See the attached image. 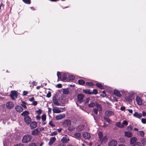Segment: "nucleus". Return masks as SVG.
I'll list each match as a JSON object with an SVG mask.
<instances>
[{
	"mask_svg": "<svg viewBox=\"0 0 146 146\" xmlns=\"http://www.w3.org/2000/svg\"><path fill=\"white\" fill-rule=\"evenodd\" d=\"M32 136L30 135H24L22 139V142L24 143H27L30 141L32 139Z\"/></svg>",
	"mask_w": 146,
	"mask_h": 146,
	"instance_id": "f257e3e1",
	"label": "nucleus"
},
{
	"mask_svg": "<svg viewBox=\"0 0 146 146\" xmlns=\"http://www.w3.org/2000/svg\"><path fill=\"white\" fill-rule=\"evenodd\" d=\"M127 94V93L125 92L124 90H121L120 92H119V97H125L126 101L131 102V99L130 97L126 96Z\"/></svg>",
	"mask_w": 146,
	"mask_h": 146,
	"instance_id": "f03ea898",
	"label": "nucleus"
},
{
	"mask_svg": "<svg viewBox=\"0 0 146 146\" xmlns=\"http://www.w3.org/2000/svg\"><path fill=\"white\" fill-rule=\"evenodd\" d=\"M57 75L58 79L62 81H64L65 80L67 77V74L66 73H63L62 74H61L59 72H57Z\"/></svg>",
	"mask_w": 146,
	"mask_h": 146,
	"instance_id": "7ed1b4c3",
	"label": "nucleus"
},
{
	"mask_svg": "<svg viewBox=\"0 0 146 146\" xmlns=\"http://www.w3.org/2000/svg\"><path fill=\"white\" fill-rule=\"evenodd\" d=\"M63 126L66 127H68V130L70 129V127L71 125L70 121L68 119L65 120L63 122Z\"/></svg>",
	"mask_w": 146,
	"mask_h": 146,
	"instance_id": "20e7f679",
	"label": "nucleus"
},
{
	"mask_svg": "<svg viewBox=\"0 0 146 146\" xmlns=\"http://www.w3.org/2000/svg\"><path fill=\"white\" fill-rule=\"evenodd\" d=\"M10 96L11 99L13 100H15L17 98L18 96L17 91L15 90L11 91Z\"/></svg>",
	"mask_w": 146,
	"mask_h": 146,
	"instance_id": "39448f33",
	"label": "nucleus"
},
{
	"mask_svg": "<svg viewBox=\"0 0 146 146\" xmlns=\"http://www.w3.org/2000/svg\"><path fill=\"white\" fill-rule=\"evenodd\" d=\"M40 132L39 131V129L37 128L33 130L32 131L31 134L33 135L37 136L39 134Z\"/></svg>",
	"mask_w": 146,
	"mask_h": 146,
	"instance_id": "423d86ee",
	"label": "nucleus"
},
{
	"mask_svg": "<svg viewBox=\"0 0 146 146\" xmlns=\"http://www.w3.org/2000/svg\"><path fill=\"white\" fill-rule=\"evenodd\" d=\"M84 97V96L82 94H79L78 95L77 98L80 104H81L83 102Z\"/></svg>",
	"mask_w": 146,
	"mask_h": 146,
	"instance_id": "0eeeda50",
	"label": "nucleus"
},
{
	"mask_svg": "<svg viewBox=\"0 0 146 146\" xmlns=\"http://www.w3.org/2000/svg\"><path fill=\"white\" fill-rule=\"evenodd\" d=\"M24 121L26 123L29 124L31 122V119L29 116H27L24 118Z\"/></svg>",
	"mask_w": 146,
	"mask_h": 146,
	"instance_id": "6e6552de",
	"label": "nucleus"
},
{
	"mask_svg": "<svg viewBox=\"0 0 146 146\" xmlns=\"http://www.w3.org/2000/svg\"><path fill=\"white\" fill-rule=\"evenodd\" d=\"M16 110L19 113L22 112L23 110V108L20 106L17 105L15 107Z\"/></svg>",
	"mask_w": 146,
	"mask_h": 146,
	"instance_id": "1a4fd4ad",
	"label": "nucleus"
},
{
	"mask_svg": "<svg viewBox=\"0 0 146 146\" xmlns=\"http://www.w3.org/2000/svg\"><path fill=\"white\" fill-rule=\"evenodd\" d=\"M13 107V104L12 102H9L7 103L6 104L7 108L9 109H10Z\"/></svg>",
	"mask_w": 146,
	"mask_h": 146,
	"instance_id": "9d476101",
	"label": "nucleus"
},
{
	"mask_svg": "<svg viewBox=\"0 0 146 146\" xmlns=\"http://www.w3.org/2000/svg\"><path fill=\"white\" fill-rule=\"evenodd\" d=\"M124 135L128 138H130L132 136L133 133L130 131H126L124 132Z\"/></svg>",
	"mask_w": 146,
	"mask_h": 146,
	"instance_id": "9b49d317",
	"label": "nucleus"
},
{
	"mask_svg": "<svg viewBox=\"0 0 146 146\" xmlns=\"http://www.w3.org/2000/svg\"><path fill=\"white\" fill-rule=\"evenodd\" d=\"M128 124V123L126 120H123L121 124L119 122V127L123 128Z\"/></svg>",
	"mask_w": 146,
	"mask_h": 146,
	"instance_id": "f8f14e48",
	"label": "nucleus"
},
{
	"mask_svg": "<svg viewBox=\"0 0 146 146\" xmlns=\"http://www.w3.org/2000/svg\"><path fill=\"white\" fill-rule=\"evenodd\" d=\"M106 116L107 117H109L114 114V113L112 111L110 110H106L105 112Z\"/></svg>",
	"mask_w": 146,
	"mask_h": 146,
	"instance_id": "ddd939ff",
	"label": "nucleus"
},
{
	"mask_svg": "<svg viewBox=\"0 0 146 146\" xmlns=\"http://www.w3.org/2000/svg\"><path fill=\"white\" fill-rule=\"evenodd\" d=\"M52 100L53 101V102L54 105L57 106H61V104L58 102V100L54 96L53 97Z\"/></svg>",
	"mask_w": 146,
	"mask_h": 146,
	"instance_id": "4468645a",
	"label": "nucleus"
},
{
	"mask_svg": "<svg viewBox=\"0 0 146 146\" xmlns=\"http://www.w3.org/2000/svg\"><path fill=\"white\" fill-rule=\"evenodd\" d=\"M117 141L115 140H112L108 144V146H115L117 144Z\"/></svg>",
	"mask_w": 146,
	"mask_h": 146,
	"instance_id": "2eb2a0df",
	"label": "nucleus"
},
{
	"mask_svg": "<svg viewBox=\"0 0 146 146\" xmlns=\"http://www.w3.org/2000/svg\"><path fill=\"white\" fill-rule=\"evenodd\" d=\"M65 116L64 114H59L56 116V119L57 120H60L64 118L65 117Z\"/></svg>",
	"mask_w": 146,
	"mask_h": 146,
	"instance_id": "dca6fc26",
	"label": "nucleus"
},
{
	"mask_svg": "<svg viewBox=\"0 0 146 146\" xmlns=\"http://www.w3.org/2000/svg\"><path fill=\"white\" fill-rule=\"evenodd\" d=\"M52 110L53 112L55 113H59L61 112V110L59 109V108L57 107H53L52 108Z\"/></svg>",
	"mask_w": 146,
	"mask_h": 146,
	"instance_id": "f3484780",
	"label": "nucleus"
},
{
	"mask_svg": "<svg viewBox=\"0 0 146 146\" xmlns=\"http://www.w3.org/2000/svg\"><path fill=\"white\" fill-rule=\"evenodd\" d=\"M56 140V138L55 137H52L50 139L48 143V145H51L55 142Z\"/></svg>",
	"mask_w": 146,
	"mask_h": 146,
	"instance_id": "a211bd4d",
	"label": "nucleus"
},
{
	"mask_svg": "<svg viewBox=\"0 0 146 146\" xmlns=\"http://www.w3.org/2000/svg\"><path fill=\"white\" fill-rule=\"evenodd\" d=\"M37 123L35 121H33L30 123V126L32 129H34L36 128L37 126Z\"/></svg>",
	"mask_w": 146,
	"mask_h": 146,
	"instance_id": "6ab92c4d",
	"label": "nucleus"
},
{
	"mask_svg": "<svg viewBox=\"0 0 146 146\" xmlns=\"http://www.w3.org/2000/svg\"><path fill=\"white\" fill-rule=\"evenodd\" d=\"M136 101L137 104L141 105L142 104V101L141 98L138 96H137L136 98Z\"/></svg>",
	"mask_w": 146,
	"mask_h": 146,
	"instance_id": "aec40b11",
	"label": "nucleus"
},
{
	"mask_svg": "<svg viewBox=\"0 0 146 146\" xmlns=\"http://www.w3.org/2000/svg\"><path fill=\"white\" fill-rule=\"evenodd\" d=\"M137 140V139L135 137H133L130 139V144L132 145Z\"/></svg>",
	"mask_w": 146,
	"mask_h": 146,
	"instance_id": "412c9836",
	"label": "nucleus"
},
{
	"mask_svg": "<svg viewBox=\"0 0 146 146\" xmlns=\"http://www.w3.org/2000/svg\"><path fill=\"white\" fill-rule=\"evenodd\" d=\"M108 138L106 136H104L103 137L101 140H100L101 142V143L102 144H104L107 141Z\"/></svg>",
	"mask_w": 146,
	"mask_h": 146,
	"instance_id": "4be33fe9",
	"label": "nucleus"
},
{
	"mask_svg": "<svg viewBox=\"0 0 146 146\" xmlns=\"http://www.w3.org/2000/svg\"><path fill=\"white\" fill-rule=\"evenodd\" d=\"M70 141L69 138L67 137H64L62 139V141L63 143H67Z\"/></svg>",
	"mask_w": 146,
	"mask_h": 146,
	"instance_id": "5701e85b",
	"label": "nucleus"
},
{
	"mask_svg": "<svg viewBox=\"0 0 146 146\" xmlns=\"http://www.w3.org/2000/svg\"><path fill=\"white\" fill-rule=\"evenodd\" d=\"M83 137L86 139H89L91 137L90 134L88 133L83 134Z\"/></svg>",
	"mask_w": 146,
	"mask_h": 146,
	"instance_id": "b1692460",
	"label": "nucleus"
},
{
	"mask_svg": "<svg viewBox=\"0 0 146 146\" xmlns=\"http://www.w3.org/2000/svg\"><path fill=\"white\" fill-rule=\"evenodd\" d=\"M85 126L83 125L78 126L77 128V130L78 131H81L84 129Z\"/></svg>",
	"mask_w": 146,
	"mask_h": 146,
	"instance_id": "393cba45",
	"label": "nucleus"
},
{
	"mask_svg": "<svg viewBox=\"0 0 146 146\" xmlns=\"http://www.w3.org/2000/svg\"><path fill=\"white\" fill-rule=\"evenodd\" d=\"M133 115L134 117L138 118H141L142 116V114L141 113H138L137 112H135Z\"/></svg>",
	"mask_w": 146,
	"mask_h": 146,
	"instance_id": "a878e982",
	"label": "nucleus"
},
{
	"mask_svg": "<svg viewBox=\"0 0 146 146\" xmlns=\"http://www.w3.org/2000/svg\"><path fill=\"white\" fill-rule=\"evenodd\" d=\"M95 106L99 111H101L102 110V108L100 104L98 103H96L95 104Z\"/></svg>",
	"mask_w": 146,
	"mask_h": 146,
	"instance_id": "bb28decb",
	"label": "nucleus"
},
{
	"mask_svg": "<svg viewBox=\"0 0 146 146\" xmlns=\"http://www.w3.org/2000/svg\"><path fill=\"white\" fill-rule=\"evenodd\" d=\"M29 114V112L27 111H24L21 114V115L22 116H24V117H27V116H29L28 115Z\"/></svg>",
	"mask_w": 146,
	"mask_h": 146,
	"instance_id": "cd10ccee",
	"label": "nucleus"
},
{
	"mask_svg": "<svg viewBox=\"0 0 146 146\" xmlns=\"http://www.w3.org/2000/svg\"><path fill=\"white\" fill-rule=\"evenodd\" d=\"M137 134L138 136L143 137L144 136L145 133L143 131H138L137 133Z\"/></svg>",
	"mask_w": 146,
	"mask_h": 146,
	"instance_id": "c85d7f7f",
	"label": "nucleus"
},
{
	"mask_svg": "<svg viewBox=\"0 0 146 146\" xmlns=\"http://www.w3.org/2000/svg\"><path fill=\"white\" fill-rule=\"evenodd\" d=\"M95 85L100 89H104V87L101 84L97 83Z\"/></svg>",
	"mask_w": 146,
	"mask_h": 146,
	"instance_id": "c756f323",
	"label": "nucleus"
},
{
	"mask_svg": "<svg viewBox=\"0 0 146 146\" xmlns=\"http://www.w3.org/2000/svg\"><path fill=\"white\" fill-rule=\"evenodd\" d=\"M83 92L84 93L89 94H91V91L89 89H84L83 90Z\"/></svg>",
	"mask_w": 146,
	"mask_h": 146,
	"instance_id": "7c9ffc66",
	"label": "nucleus"
},
{
	"mask_svg": "<svg viewBox=\"0 0 146 146\" xmlns=\"http://www.w3.org/2000/svg\"><path fill=\"white\" fill-rule=\"evenodd\" d=\"M86 86H91L94 85V84L92 82H87L86 83Z\"/></svg>",
	"mask_w": 146,
	"mask_h": 146,
	"instance_id": "2f4dec72",
	"label": "nucleus"
},
{
	"mask_svg": "<svg viewBox=\"0 0 146 146\" xmlns=\"http://www.w3.org/2000/svg\"><path fill=\"white\" fill-rule=\"evenodd\" d=\"M141 143L143 145H146V139L145 138H142L141 140Z\"/></svg>",
	"mask_w": 146,
	"mask_h": 146,
	"instance_id": "473e14b6",
	"label": "nucleus"
},
{
	"mask_svg": "<svg viewBox=\"0 0 146 146\" xmlns=\"http://www.w3.org/2000/svg\"><path fill=\"white\" fill-rule=\"evenodd\" d=\"M98 136L100 140H101L103 137V134L102 132L99 131L98 133Z\"/></svg>",
	"mask_w": 146,
	"mask_h": 146,
	"instance_id": "72a5a7b5",
	"label": "nucleus"
},
{
	"mask_svg": "<svg viewBox=\"0 0 146 146\" xmlns=\"http://www.w3.org/2000/svg\"><path fill=\"white\" fill-rule=\"evenodd\" d=\"M95 106V104L92 102H91L90 104H88V107L89 108H93Z\"/></svg>",
	"mask_w": 146,
	"mask_h": 146,
	"instance_id": "f704fd0d",
	"label": "nucleus"
},
{
	"mask_svg": "<svg viewBox=\"0 0 146 146\" xmlns=\"http://www.w3.org/2000/svg\"><path fill=\"white\" fill-rule=\"evenodd\" d=\"M79 84L80 85H82L85 83V82L82 80L80 79L78 81Z\"/></svg>",
	"mask_w": 146,
	"mask_h": 146,
	"instance_id": "c9c22d12",
	"label": "nucleus"
},
{
	"mask_svg": "<svg viewBox=\"0 0 146 146\" xmlns=\"http://www.w3.org/2000/svg\"><path fill=\"white\" fill-rule=\"evenodd\" d=\"M74 135L78 138L81 137V134L80 133L76 132L75 133Z\"/></svg>",
	"mask_w": 146,
	"mask_h": 146,
	"instance_id": "e433bc0d",
	"label": "nucleus"
},
{
	"mask_svg": "<svg viewBox=\"0 0 146 146\" xmlns=\"http://www.w3.org/2000/svg\"><path fill=\"white\" fill-rule=\"evenodd\" d=\"M119 127V122H117L116 123L115 125L113 127V128L114 130H116L118 129Z\"/></svg>",
	"mask_w": 146,
	"mask_h": 146,
	"instance_id": "4c0bfd02",
	"label": "nucleus"
},
{
	"mask_svg": "<svg viewBox=\"0 0 146 146\" xmlns=\"http://www.w3.org/2000/svg\"><path fill=\"white\" fill-rule=\"evenodd\" d=\"M98 94V91L96 89H94L93 90V92L91 91V94H95L96 95Z\"/></svg>",
	"mask_w": 146,
	"mask_h": 146,
	"instance_id": "58836bf2",
	"label": "nucleus"
},
{
	"mask_svg": "<svg viewBox=\"0 0 146 146\" xmlns=\"http://www.w3.org/2000/svg\"><path fill=\"white\" fill-rule=\"evenodd\" d=\"M106 116L104 117V119L108 123H111V120L110 119L108 118Z\"/></svg>",
	"mask_w": 146,
	"mask_h": 146,
	"instance_id": "ea45409f",
	"label": "nucleus"
},
{
	"mask_svg": "<svg viewBox=\"0 0 146 146\" xmlns=\"http://www.w3.org/2000/svg\"><path fill=\"white\" fill-rule=\"evenodd\" d=\"M69 79L70 80H73L75 79V77L73 75H69V76L68 77Z\"/></svg>",
	"mask_w": 146,
	"mask_h": 146,
	"instance_id": "a19ab883",
	"label": "nucleus"
},
{
	"mask_svg": "<svg viewBox=\"0 0 146 146\" xmlns=\"http://www.w3.org/2000/svg\"><path fill=\"white\" fill-rule=\"evenodd\" d=\"M25 3L30 4L31 3V0H22Z\"/></svg>",
	"mask_w": 146,
	"mask_h": 146,
	"instance_id": "79ce46f5",
	"label": "nucleus"
},
{
	"mask_svg": "<svg viewBox=\"0 0 146 146\" xmlns=\"http://www.w3.org/2000/svg\"><path fill=\"white\" fill-rule=\"evenodd\" d=\"M41 119L43 121H45L46 119V116L45 114H43L41 117Z\"/></svg>",
	"mask_w": 146,
	"mask_h": 146,
	"instance_id": "37998d69",
	"label": "nucleus"
},
{
	"mask_svg": "<svg viewBox=\"0 0 146 146\" xmlns=\"http://www.w3.org/2000/svg\"><path fill=\"white\" fill-rule=\"evenodd\" d=\"M99 110L97 108H94L93 109V112L96 115H97L98 113V111Z\"/></svg>",
	"mask_w": 146,
	"mask_h": 146,
	"instance_id": "c03bdc74",
	"label": "nucleus"
},
{
	"mask_svg": "<svg viewBox=\"0 0 146 146\" xmlns=\"http://www.w3.org/2000/svg\"><path fill=\"white\" fill-rule=\"evenodd\" d=\"M114 94L116 96L119 97V91L116 90H114L113 91Z\"/></svg>",
	"mask_w": 146,
	"mask_h": 146,
	"instance_id": "a18cd8bd",
	"label": "nucleus"
},
{
	"mask_svg": "<svg viewBox=\"0 0 146 146\" xmlns=\"http://www.w3.org/2000/svg\"><path fill=\"white\" fill-rule=\"evenodd\" d=\"M42 110L41 109H39V110H37L36 111V113L38 114V115L41 114L42 113Z\"/></svg>",
	"mask_w": 146,
	"mask_h": 146,
	"instance_id": "49530a36",
	"label": "nucleus"
},
{
	"mask_svg": "<svg viewBox=\"0 0 146 146\" xmlns=\"http://www.w3.org/2000/svg\"><path fill=\"white\" fill-rule=\"evenodd\" d=\"M132 146H141V144L140 142H137L135 143Z\"/></svg>",
	"mask_w": 146,
	"mask_h": 146,
	"instance_id": "de8ad7c7",
	"label": "nucleus"
},
{
	"mask_svg": "<svg viewBox=\"0 0 146 146\" xmlns=\"http://www.w3.org/2000/svg\"><path fill=\"white\" fill-rule=\"evenodd\" d=\"M57 134V133L56 131H54L52 133H51L50 135L51 136H53L54 135H56Z\"/></svg>",
	"mask_w": 146,
	"mask_h": 146,
	"instance_id": "09e8293b",
	"label": "nucleus"
},
{
	"mask_svg": "<svg viewBox=\"0 0 146 146\" xmlns=\"http://www.w3.org/2000/svg\"><path fill=\"white\" fill-rule=\"evenodd\" d=\"M132 129V126L131 125H129L127 127V130H129V131H130Z\"/></svg>",
	"mask_w": 146,
	"mask_h": 146,
	"instance_id": "8fccbe9b",
	"label": "nucleus"
},
{
	"mask_svg": "<svg viewBox=\"0 0 146 146\" xmlns=\"http://www.w3.org/2000/svg\"><path fill=\"white\" fill-rule=\"evenodd\" d=\"M141 121L142 123L145 124L146 123V119L145 118H142Z\"/></svg>",
	"mask_w": 146,
	"mask_h": 146,
	"instance_id": "3c124183",
	"label": "nucleus"
},
{
	"mask_svg": "<svg viewBox=\"0 0 146 146\" xmlns=\"http://www.w3.org/2000/svg\"><path fill=\"white\" fill-rule=\"evenodd\" d=\"M28 94V92L27 91H24L23 92V96H27Z\"/></svg>",
	"mask_w": 146,
	"mask_h": 146,
	"instance_id": "603ef678",
	"label": "nucleus"
},
{
	"mask_svg": "<svg viewBox=\"0 0 146 146\" xmlns=\"http://www.w3.org/2000/svg\"><path fill=\"white\" fill-rule=\"evenodd\" d=\"M63 93L64 94H68V93L69 92L66 89H65L63 91Z\"/></svg>",
	"mask_w": 146,
	"mask_h": 146,
	"instance_id": "864d4df0",
	"label": "nucleus"
},
{
	"mask_svg": "<svg viewBox=\"0 0 146 146\" xmlns=\"http://www.w3.org/2000/svg\"><path fill=\"white\" fill-rule=\"evenodd\" d=\"M51 96V93L49 91L46 95V97L47 98H49Z\"/></svg>",
	"mask_w": 146,
	"mask_h": 146,
	"instance_id": "5fc2aeb1",
	"label": "nucleus"
},
{
	"mask_svg": "<svg viewBox=\"0 0 146 146\" xmlns=\"http://www.w3.org/2000/svg\"><path fill=\"white\" fill-rule=\"evenodd\" d=\"M49 124L52 127H55V125L53 124L52 121H51L49 122Z\"/></svg>",
	"mask_w": 146,
	"mask_h": 146,
	"instance_id": "6e6d98bb",
	"label": "nucleus"
},
{
	"mask_svg": "<svg viewBox=\"0 0 146 146\" xmlns=\"http://www.w3.org/2000/svg\"><path fill=\"white\" fill-rule=\"evenodd\" d=\"M100 96H101V97H102V98H104V97H106L107 95H106V94H104L102 93H101V94H100Z\"/></svg>",
	"mask_w": 146,
	"mask_h": 146,
	"instance_id": "4d7b16f0",
	"label": "nucleus"
},
{
	"mask_svg": "<svg viewBox=\"0 0 146 146\" xmlns=\"http://www.w3.org/2000/svg\"><path fill=\"white\" fill-rule=\"evenodd\" d=\"M38 104L37 102L36 101H33V106H35L37 105Z\"/></svg>",
	"mask_w": 146,
	"mask_h": 146,
	"instance_id": "13d9d810",
	"label": "nucleus"
},
{
	"mask_svg": "<svg viewBox=\"0 0 146 146\" xmlns=\"http://www.w3.org/2000/svg\"><path fill=\"white\" fill-rule=\"evenodd\" d=\"M57 87L58 88H61L62 87V85L61 84H57Z\"/></svg>",
	"mask_w": 146,
	"mask_h": 146,
	"instance_id": "bf43d9fd",
	"label": "nucleus"
},
{
	"mask_svg": "<svg viewBox=\"0 0 146 146\" xmlns=\"http://www.w3.org/2000/svg\"><path fill=\"white\" fill-rule=\"evenodd\" d=\"M35 100L34 98L33 97H32L31 98H29V100L31 102Z\"/></svg>",
	"mask_w": 146,
	"mask_h": 146,
	"instance_id": "052dcab7",
	"label": "nucleus"
},
{
	"mask_svg": "<svg viewBox=\"0 0 146 146\" xmlns=\"http://www.w3.org/2000/svg\"><path fill=\"white\" fill-rule=\"evenodd\" d=\"M90 98H88L86 99V100L85 101V103L87 104V103H89V102L90 101Z\"/></svg>",
	"mask_w": 146,
	"mask_h": 146,
	"instance_id": "680f3d73",
	"label": "nucleus"
},
{
	"mask_svg": "<svg viewBox=\"0 0 146 146\" xmlns=\"http://www.w3.org/2000/svg\"><path fill=\"white\" fill-rule=\"evenodd\" d=\"M52 109L51 108H48V113L50 114L51 113Z\"/></svg>",
	"mask_w": 146,
	"mask_h": 146,
	"instance_id": "e2e57ef3",
	"label": "nucleus"
},
{
	"mask_svg": "<svg viewBox=\"0 0 146 146\" xmlns=\"http://www.w3.org/2000/svg\"><path fill=\"white\" fill-rule=\"evenodd\" d=\"M29 146H36L35 143H33L30 144Z\"/></svg>",
	"mask_w": 146,
	"mask_h": 146,
	"instance_id": "0e129e2a",
	"label": "nucleus"
},
{
	"mask_svg": "<svg viewBox=\"0 0 146 146\" xmlns=\"http://www.w3.org/2000/svg\"><path fill=\"white\" fill-rule=\"evenodd\" d=\"M14 146H24V145L22 144L19 143L15 145Z\"/></svg>",
	"mask_w": 146,
	"mask_h": 146,
	"instance_id": "69168bd1",
	"label": "nucleus"
},
{
	"mask_svg": "<svg viewBox=\"0 0 146 146\" xmlns=\"http://www.w3.org/2000/svg\"><path fill=\"white\" fill-rule=\"evenodd\" d=\"M36 118L38 120H40V117L39 115H37L36 116Z\"/></svg>",
	"mask_w": 146,
	"mask_h": 146,
	"instance_id": "338daca9",
	"label": "nucleus"
},
{
	"mask_svg": "<svg viewBox=\"0 0 146 146\" xmlns=\"http://www.w3.org/2000/svg\"><path fill=\"white\" fill-rule=\"evenodd\" d=\"M142 115L143 116H145L146 115V113L144 111L142 112Z\"/></svg>",
	"mask_w": 146,
	"mask_h": 146,
	"instance_id": "774afa93",
	"label": "nucleus"
}]
</instances>
